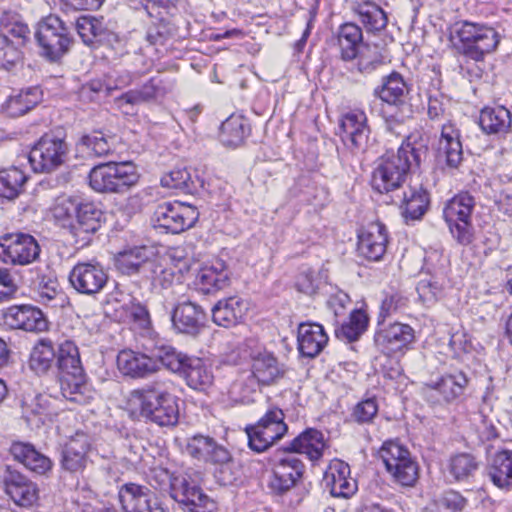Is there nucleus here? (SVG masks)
<instances>
[{
    "label": "nucleus",
    "instance_id": "f257e3e1",
    "mask_svg": "<svg viewBox=\"0 0 512 512\" xmlns=\"http://www.w3.org/2000/svg\"><path fill=\"white\" fill-rule=\"evenodd\" d=\"M127 405L132 414L144 417L159 426H174L179 419L177 399L168 382L155 381L132 390Z\"/></svg>",
    "mask_w": 512,
    "mask_h": 512
},
{
    "label": "nucleus",
    "instance_id": "f03ea898",
    "mask_svg": "<svg viewBox=\"0 0 512 512\" xmlns=\"http://www.w3.org/2000/svg\"><path fill=\"white\" fill-rule=\"evenodd\" d=\"M428 116L432 121H446L441 126L437 144V158L449 168H457L463 160L460 130L451 121V100L443 94L430 95Z\"/></svg>",
    "mask_w": 512,
    "mask_h": 512
},
{
    "label": "nucleus",
    "instance_id": "7ed1b4c3",
    "mask_svg": "<svg viewBox=\"0 0 512 512\" xmlns=\"http://www.w3.org/2000/svg\"><path fill=\"white\" fill-rule=\"evenodd\" d=\"M413 162L419 165L420 157L410 143L402 144L396 152H386L379 158L373 171L372 187L379 193L398 189L405 181Z\"/></svg>",
    "mask_w": 512,
    "mask_h": 512
},
{
    "label": "nucleus",
    "instance_id": "20e7f679",
    "mask_svg": "<svg viewBox=\"0 0 512 512\" xmlns=\"http://www.w3.org/2000/svg\"><path fill=\"white\" fill-rule=\"evenodd\" d=\"M139 179L132 162H108L93 167L89 183L93 190L101 193H123L134 186Z\"/></svg>",
    "mask_w": 512,
    "mask_h": 512
},
{
    "label": "nucleus",
    "instance_id": "39448f33",
    "mask_svg": "<svg viewBox=\"0 0 512 512\" xmlns=\"http://www.w3.org/2000/svg\"><path fill=\"white\" fill-rule=\"evenodd\" d=\"M30 36V30L21 16L15 12L0 15V67L10 69L21 59L20 47Z\"/></svg>",
    "mask_w": 512,
    "mask_h": 512
},
{
    "label": "nucleus",
    "instance_id": "423d86ee",
    "mask_svg": "<svg viewBox=\"0 0 512 512\" xmlns=\"http://www.w3.org/2000/svg\"><path fill=\"white\" fill-rule=\"evenodd\" d=\"M459 51L476 62L493 52L499 44V34L490 26L464 22L456 31Z\"/></svg>",
    "mask_w": 512,
    "mask_h": 512
},
{
    "label": "nucleus",
    "instance_id": "0eeeda50",
    "mask_svg": "<svg viewBox=\"0 0 512 512\" xmlns=\"http://www.w3.org/2000/svg\"><path fill=\"white\" fill-rule=\"evenodd\" d=\"M387 472L403 486H413L419 476V468L408 449L397 441H386L379 450Z\"/></svg>",
    "mask_w": 512,
    "mask_h": 512
},
{
    "label": "nucleus",
    "instance_id": "6e6552de",
    "mask_svg": "<svg viewBox=\"0 0 512 512\" xmlns=\"http://www.w3.org/2000/svg\"><path fill=\"white\" fill-rule=\"evenodd\" d=\"M170 481L171 497L185 506L190 512H213L216 510L215 501L206 495L195 480L188 474L169 475L161 471Z\"/></svg>",
    "mask_w": 512,
    "mask_h": 512
},
{
    "label": "nucleus",
    "instance_id": "1a4fd4ad",
    "mask_svg": "<svg viewBox=\"0 0 512 512\" xmlns=\"http://www.w3.org/2000/svg\"><path fill=\"white\" fill-rule=\"evenodd\" d=\"M198 218L199 212L195 206L174 201L159 204L153 213L152 222L155 228L178 234L193 227Z\"/></svg>",
    "mask_w": 512,
    "mask_h": 512
},
{
    "label": "nucleus",
    "instance_id": "9d476101",
    "mask_svg": "<svg viewBox=\"0 0 512 512\" xmlns=\"http://www.w3.org/2000/svg\"><path fill=\"white\" fill-rule=\"evenodd\" d=\"M474 207L473 198L467 194L453 197L444 207L443 216L450 232L461 245H469L473 241V231L470 222Z\"/></svg>",
    "mask_w": 512,
    "mask_h": 512
},
{
    "label": "nucleus",
    "instance_id": "9b49d317",
    "mask_svg": "<svg viewBox=\"0 0 512 512\" xmlns=\"http://www.w3.org/2000/svg\"><path fill=\"white\" fill-rule=\"evenodd\" d=\"M287 429L282 410L270 409L255 425L246 428L249 447L258 453L263 452L280 440Z\"/></svg>",
    "mask_w": 512,
    "mask_h": 512
},
{
    "label": "nucleus",
    "instance_id": "f8f14e48",
    "mask_svg": "<svg viewBox=\"0 0 512 512\" xmlns=\"http://www.w3.org/2000/svg\"><path fill=\"white\" fill-rule=\"evenodd\" d=\"M35 37L42 54L52 61L63 56L71 43L68 28L56 15H49L38 24Z\"/></svg>",
    "mask_w": 512,
    "mask_h": 512
},
{
    "label": "nucleus",
    "instance_id": "ddd939ff",
    "mask_svg": "<svg viewBox=\"0 0 512 512\" xmlns=\"http://www.w3.org/2000/svg\"><path fill=\"white\" fill-rule=\"evenodd\" d=\"M40 254L36 239L24 233H10L0 237V258L6 264L28 265Z\"/></svg>",
    "mask_w": 512,
    "mask_h": 512
},
{
    "label": "nucleus",
    "instance_id": "4468645a",
    "mask_svg": "<svg viewBox=\"0 0 512 512\" xmlns=\"http://www.w3.org/2000/svg\"><path fill=\"white\" fill-rule=\"evenodd\" d=\"M67 153L63 139L46 134L31 149L29 162L35 172H50L64 163Z\"/></svg>",
    "mask_w": 512,
    "mask_h": 512
},
{
    "label": "nucleus",
    "instance_id": "2eb2a0df",
    "mask_svg": "<svg viewBox=\"0 0 512 512\" xmlns=\"http://www.w3.org/2000/svg\"><path fill=\"white\" fill-rule=\"evenodd\" d=\"M304 465L291 451L282 452L273 458L272 476L269 487L272 491L282 494L295 486L302 477Z\"/></svg>",
    "mask_w": 512,
    "mask_h": 512
},
{
    "label": "nucleus",
    "instance_id": "dca6fc26",
    "mask_svg": "<svg viewBox=\"0 0 512 512\" xmlns=\"http://www.w3.org/2000/svg\"><path fill=\"white\" fill-rule=\"evenodd\" d=\"M119 501L125 512H170L155 492L135 483L120 488Z\"/></svg>",
    "mask_w": 512,
    "mask_h": 512
},
{
    "label": "nucleus",
    "instance_id": "f3484780",
    "mask_svg": "<svg viewBox=\"0 0 512 512\" xmlns=\"http://www.w3.org/2000/svg\"><path fill=\"white\" fill-rule=\"evenodd\" d=\"M108 273L95 261L78 262L70 271L69 282L80 294L93 296L108 283Z\"/></svg>",
    "mask_w": 512,
    "mask_h": 512
},
{
    "label": "nucleus",
    "instance_id": "a211bd4d",
    "mask_svg": "<svg viewBox=\"0 0 512 512\" xmlns=\"http://www.w3.org/2000/svg\"><path fill=\"white\" fill-rule=\"evenodd\" d=\"M340 129L344 144L353 152L365 151L368 146L370 129L363 111L353 110L341 119Z\"/></svg>",
    "mask_w": 512,
    "mask_h": 512
},
{
    "label": "nucleus",
    "instance_id": "6ab92c4d",
    "mask_svg": "<svg viewBox=\"0 0 512 512\" xmlns=\"http://www.w3.org/2000/svg\"><path fill=\"white\" fill-rule=\"evenodd\" d=\"M387 244L386 227L379 222H373L359 232L357 251L367 260L379 261L386 252Z\"/></svg>",
    "mask_w": 512,
    "mask_h": 512
},
{
    "label": "nucleus",
    "instance_id": "aec40b11",
    "mask_svg": "<svg viewBox=\"0 0 512 512\" xmlns=\"http://www.w3.org/2000/svg\"><path fill=\"white\" fill-rule=\"evenodd\" d=\"M3 483L6 494L20 507H31L39 498L36 483L16 470L8 468Z\"/></svg>",
    "mask_w": 512,
    "mask_h": 512
},
{
    "label": "nucleus",
    "instance_id": "412c9836",
    "mask_svg": "<svg viewBox=\"0 0 512 512\" xmlns=\"http://www.w3.org/2000/svg\"><path fill=\"white\" fill-rule=\"evenodd\" d=\"M5 323L13 329L27 332H43L48 323L42 311L31 305H14L3 314Z\"/></svg>",
    "mask_w": 512,
    "mask_h": 512
},
{
    "label": "nucleus",
    "instance_id": "4be33fe9",
    "mask_svg": "<svg viewBox=\"0 0 512 512\" xmlns=\"http://www.w3.org/2000/svg\"><path fill=\"white\" fill-rule=\"evenodd\" d=\"M285 374L284 365L269 352L259 353L253 358L249 391H254L260 384L269 385L282 378Z\"/></svg>",
    "mask_w": 512,
    "mask_h": 512
},
{
    "label": "nucleus",
    "instance_id": "5701e85b",
    "mask_svg": "<svg viewBox=\"0 0 512 512\" xmlns=\"http://www.w3.org/2000/svg\"><path fill=\"white\" fill-rule=\"evenodd\" d=\"M187 453L200 461L224 464L231 460L230 452L218 444L212 437L202 434L189 438L186 445Z\"/></svg>",
    "mask_w": 512,
    "mask_h": 512
},
{
    "label": "nucleus",
    "instance_id": "b1692460",
    "mask_svg": "<svg viewBox=\"0 0 512 512\" xmlns=\"http://www.w3.org/2000/svg\"><path fill=\"white\" fill-rule=\"evenodd\" d=\"M414 339V329L400 322L385 325L375 334V343L386 352H397L407 348Z\"/></svg>",
    "mask_w": 512,
    "mask_h": 512
},
{
    "label": "nucleus",
    "instance_id": "393cba45",
    "mask_svg": "<svg viewBox=\"0 0 512 512\" xmlns=\"http://www.w3.org/2000/svg\"><path fill=\"white\" fill-rule=\"evenodd\" d=\"M325 482L333 497L349 498L357 491L356 480L350 477L349 465L338 459L330 463Z\"/></svg>",
    "mask_w": 512,
    "mask_h": 512
},
{
    "label": "nucleus",
    "instance_id": "a878e982",
    "mask_svg": "<svg viewBox=\"0 0 512 512\" xmlns=\"http://www.w3.org/2000/svg\"><path fill=\"white\" fill-rule=\"evenodd\" d=\"M117 366L123 375L132 378H145L157 372V363L153 360V354L147 355L130 349L119 352Z\"/></svg>",
    "mask_w": 512,
    "mask_h": 512
},
{
    "label": "nucleus",
    "instance_id": "bb28decb",
    "mask_svg": "<svg viewBox=\"0 0 512 512\" xmlns=\"http://www.w3.org/2000/svg\"><path fill=\"white\" fill-rule=\"evenodd\" d=\"M101 217L102 211L95 204L81 202L70 231V234L75 238V242L87 243L90 235L100 228Z\"/></svg>",
    "mask_w": 512,
    "mask_h": 512
},
{
    "label": "nucleus",
    "instance_id": "cd10ccee",
    "mask_svg": "<svg viewBox=\"0 0 512 512\" xmlns=\"http://www.w3.org/2000/svg\"><path fill=\"white\" fill-rule=\"evenodd\" d=\"M90 449V439L83 432L71 436L62 452V467L71 472H82L86 467L87 454Z\"/></svg>",
    "mask_w": 512,
    "mask_h": 512
},
{
    "label": "nucleus",
    "instance_id": "c85d7f7f",
    "mask_svg": "<svg viewBox=\"0 0 512 512\" xmlns=\"http://www.w3.org/2000/svg\"><path fill=\"white\" fill-rule=\"evenodd\" d=\"M298 350L304 357L314 358L328 343V336L318 323H301L297 334Z\"/></svg>",
    "mask_w": 512,
    "mask_h": 512
},
{
    "label": "nucleus",
    "instance_id": "c756f323",
    "mask_svg": "<svg viewBox=\"0 0 512 512\" xmlns=\"http://www.w3.org/2000/svg\"><path fill=\"white\" fill-rule=\"evenodd\" d=\"M204 319L205 313L203 309L190 301L179 303L172 313L174 328L181 333L191 335L198 333Z\"/></svg>",
    "mask_w": 512,
    "mask_h": 512
},
{
    "label": "nucleus",
    "instance_id": "7c9ffc66",
    "mask_svg": "<svg viewBox=\"0 0 512 512\" xmlns=\"http://www.w3.org/2000/svg\"><path fill=\"white\" fill-rule=\"evenodd\" d=\"M10 453L16 461L37 474L43 475L52 467V461L30 443L14 442Z\"/></svg>",
    "mask_w": 512,
    "mask_h": 512
},
{
    "label": "nucleus",
    "instance_id": "2f4dec72",
    "mask_svg": "<svg viewBox=\"0 0 512 512\" xmlns=\"http://www.w3.org/2000/svg\"><path fill=\"white\" fill-rule=\"evenodd\" d=\"M248 311V304L239 297H230L220 300L212 309V318L215 324L223 327H232L238 324Z\"/></svg>",
    "mask_w": 512,
    "mask_h": 512
},
{
    "label": "nucleus",
    "instance_id": "473e14b6",
    "mask_svg": "<svg viewBox=\"0 0 512 512\" xmlns=\"http://www.w3.org/2000/svg\"><path fill=\"white\" fill-rule=\"evenodd\" d=\"M62 396L79 405H85L93 398V392L85 380L84 371L62 374L60 378Z\"/></svg>",
    "mask_w": 512,
    "mask_h": 512
},
{
    "label": "nucleus",
    "instance_id": "72a5a7b5",
    "mask_svg": "<svg viewBox=\"0 0 512 512\" xmlns=\"http://www.w3.org/2000/svg\"><path fill=\"white\" fill-rule=\"evenodd\" d=\"M327 447L323 433L313 428L302 432L290 444L291 452L305 454L312 461L320 459Z\"/></svg>",
    "mask_w": 512,
    "mask_h": 512
},
{
    "label": "nucleus",
    "instance_id": "f704fd0d",
    "mask_svg": "<svg viewBox=\"0 0 512 512\" xmlns=\"http://www.w3.org/2000/svg\"><path fill=\"white\" fill-rule=\"evenodd\" d=\"M42 100V91L34 86L11 95L2 105V110L11 117H20L36 107Z\"/></svg>",
    "mask_w": 512,
    "mask_h": 512
},
{
    "label": "nucleus",
    "instance_id": "c9c22d12",
    "mask_svg": "<svg viewBox=\"0 0 512 512\" xmlns=\"http://www.w3.org/2000/svg\"><path fill=\"white\" fill-rule=\"evenodd\" d=\"M228 280L224 264L217 262L215 265L202 267L196 275L194 284L199 291L209 294L225 288Z\"/></svg>",
    "mask_w": 512,
    "mask_h": 512
},
{
    "label": "nucleus",
    "instance_id": "e433bc0d",
    "mask_svg": "<svg viewBox=\"0 0 512 512\" xmlns=\"http://www.w3.org/2000/svg\"><path fill=\"white\" fill-rule=\"evenodd\" d=\"M479 123L488 134L507 133L512 124L511 112L502 105L485 107L481 110Z\"/></svg>",
    "mask_w": 512,
    "mask_h": 512
},
{
    "label": "nucleus",
    "instance_id": "4c0bfd02",
    "mask_svg": "<svg viewBox=\"0 0 512 512\" xmlns=\"http://www.w3.org/2000/svg\"><path fill=\"white\" fill-rule=\"evenodd\" d=\"M181 374L187 385L198 391H206L214 381L212 370L198 357H190Z\"/></svg>",
    "mask_w": 512,
    "mask_h": 512
},
{
    "label": "nucleus",
    "instance_id": "58836bf2",
    "mask_svg": "<svg viewBox=\"0 0 512 512\" xmlns=\"http://www.w3.org/2000/svg\"><path fill=\"white\" fill-rule=\"evenodd\" d=\"M468 383L466 375L462 371L445 374L438 381L429 385L436 391L444 402L450 403L460 397Z\"/></svg>",
    "mask_w": 512,
    "mask_h": 512
},
{
    "label": "nucleus",
    "instance_id": "ea45409f",
    "mask_svg": "<svg viewBox=\"0 0 512 512\" xmlns=\"http://www.w3.org/2000/svg\"><path fill=\"white\" fill-rule=\"evenodd\" d=\"M337 40L342 59L352 60L359 53V47L363 40L362 30L354 23H345L339 27Z\"/></svg>",
    "mask_w": 512,
    "mask_h": 512
},
{
    "label": "nucleus",
    "instance_id": "a19ab883",
    "mask_svg": "<svg viewBox=\"0 0 512 512\" xmlns=\"http://www.w3.org/2000/svg\"><path fill=\"white\" fill-rule=\"evenodd\" d=\"M488 475L495 486L501 489L512 488V452L502 451L495 455Z\"/></svg>",
    "mask_w": 512,
    "mask_h": 512
},
{
    "label": "nucleus",
    "instance_id": "79ce46f5",
    "mask_svg": "<svg viewBox=\"0 0 512 512\" xmlns=\"http://www.w3.org/2000/svg\"><path fill=\"white\" fill-rule=\"evenodd\" d=\"M248 133L247 120L242 115L232 114L221 125L220 140L225 146L237 147Z\"/></svg>",
    "mask_w": 512,
    "mask_h": 512
},
{
    "label": "nucleus",
    "instance_id": "37998d69",
    "mask_svg": "<svg viewBox=\"0 0 512 512\" xmlns=\"http://www.w3.org/2000/svg\"><path fill=\"white\" fill-rule=\"evenodd\" d=\"M27 180L26 173L18 167L0 169V197L15 199L23 191Z\"/></svg>",
    "mask_w": 512,
    "mask_h": 512
},
{
    "label": "nucleus",
    "instance_id": "c03bdc74",
    "mask_svg": "<svg viewBox=\"0 0 512 512\" xmlns=\"http://www.w3.org/2000/svg\"><path fill=\"white\" fill-rule=\"evenodd\" d=\"M353 11L359 16L360 21L369 31H380L387 25L388 18L383 9L370 1L356 3Z\"/></svg>",
    "mask_w": 512,
    "mask_h": 512
},
{
    "label": "nucleus",
    "instance_id": "a18cd8bd",
    "mask_svg": "<svg viewBox=\"0 0 512 512\" xmlns=\"http://www.w3.org/2000/svg\"><path fill=\"white\" fill-rule=\"evenodd\" d=\"M375 92L382 101L390 105H399L403 103L408 89L403 77L393 72L383 80L381 87Z\"/></svg>",
    "mask_w": 512,
    "mask_h": 512
},
{
    "label": "nucleus",
    "instance_id": "49530a36",
    "mask_svg": "<svg viewBox=\"0 0 512 512\" xmlns=\"http://www.w3.org/2000/svg\"><path fill=\"white\" fill-rule=\"evenodd\" d=\"M429 205V197L422 188L412 189L404 193L402 201L403 216L408 220H419L426 212Z\"/></svg>",
    "mask_w": 512,
    "mask_h": 512
},
{
    "label": "nucleus",
    "instance_id": "de8ad7c7",
    "mask_svg": "<svg viewBox=\"0 0 512 512\" xmlns=\"http://www.w3.org/2000/svg\"><path fill=\"white\" fill-rule=\"evenodd\" d=\"M80 204L81 202L78 199L71 196L62 195L57 197L51 209L53 218L60 226L70 232Z\"/></svg>",
    "mask_w": 512,
    "mask_h": 512
},
{
    "label": "nucleus",
    "instance_id": "09e8293b",
    "mask_svg": "<svg viewBox=\"0 0 512 512\" xmlns=\"http://www.w3.org/2000/svg\"><path fill=\"white\" fill-rule=\"evenodd\" d=\"M55 358L56 353L52 341L44 338L39 340L33 347L29 365L36 373H45L52 366Z\"/></svg>",
    "mask_w": 512,
    "mask_h": 512
},
{
    "label": "nucleus",
    "instance_id": "8fccbe9b",
    "mask_svg": "<svg viewBox=\"0 0 512 512\" xmlns=\"http://www.w3.org/2000/svg\"><path fill=\"white\" fill-rule=\"evenodd\" d=\"M77 149L88 157H102L112 151V145L103 133L94 131L80 138Z\"/></svg>",
    "mask_w": 512,
    "mask_h": 512
},
{
    "label": "nucleus",
    "instance_id": "3c124183",
    "mask_svg": "<svg viewBox=\"0 0 512 512\" xmlns=\"http://www.w3.org/2000/svg\"><path fill=\"white\" fill-rule=\"evenodd\" d=\"M56 358L58 368L62 374L83 371L78 347L70 340H65L59 345Z\"/></svg>",
    "mask_w": 512,
    "mask_h": 512
},
{
    "label": "nucleus",
    "instance_id": "603ef678",
    "mask_svg": "<svg viewBox=\"0 0 512 512\" xmlns=\"http://www.w3.org/2000/svg\"><path fill=\"white\" fill-rule=\"evenodd\" d=\"M150 255L151 250L144 246L123 251L116 258L117 268L125 274L136 273Z\"/></svg>",
    "mask_w": 512,
    "mask_h": 512
},
{
    "label": "nucleus",
    "instance_id": "864d4df0",
    "mask_svg": "<svg viewBox=\"0 0 512 512\" xmlns=\"http://www.w3.org/2000/svg\"><path fill=\"white\" fill-rule=\"evenodd\" d=\"M189 358L170 346L161 347L153 353V360L157 363V372L161 367H165L172 372L182 373Z\"/></svg>",
    "mask_w": 512,
    "mask_h": 512
},
{
    "label": "nucleus",
    "instance_id": "5fc2aeb1",
    "mask_svg": "<svg viewBox=\"0 0 512 512\" xmlns=\"http://www.w3.org/2000/svg\"><path fill=\"white\" fill-rule=\"evenodd\" d=\"M466 503V499L459 492L448 490L431 500L424 512H460Z\"/></svg>",
    "mask_w": 512,
    "mask_h": 512
},
{
    "label": "nucleus",
    "instance_id": "6e6d98bb",
    "mask_svg": "<svg viewBox=\"0 0 512 512\" xmlns=\"http://www.w3.org/2000/svg\"><path fill=\"white\" fill-rule=\"evenodd\" d=\"M479 463L470 453H458L450 457L448 461V471L452 477L457 480H465L473 476L478 470Z\"/></svg>",
    "mask_w": 512,
    "mask_h": 512
},
{
    "label": "nucleus",
    "instance_id": "4d7b16f0",
    "mask_svg": "<svg viewBox=\"0 0 512 512\" xmlns=\"http://www.w3.org/2000/svg\"><path fill=\"white\" fill-rule=\"evenodd\" d=\"M121 309L117 314L118 322L122 323H137L142 327L149 324V313L145 306L135 302L134 298L130 295L124 297Z\"/></svg>",
    "mask_w": 512,
    "mask_h": 512
},
{
    "label": "nucleus",
    "instance_id": "13d9d810",
    "mask_svg": "<svg viewBox=\"0 0 512 512\" xmlns=\"http://www.w3.org/2000/svg\"><path fill=\"white\" fill-rule=\"evenodd\" d=\"M368 326V317L361 310H354L347 322L336 330V335L339 339L347 340L348 342L356 341L366 330Z\"/></svg>",
    "mask_w": 512,
    "mask_h": 512
},
{
    "label": "nucleus",
    "instance_id": "bf43d9fd",
    "mask_svg": "<svg viewBox=\"0 0 512 512\" xmlns=\"http://www.w3.org/2000/svg\"><path fill=\"white\" fill-rule=\"evenodd\" d=\"M170 267H172L177 274L183 275L188 272L193 263V257L187 248L178 246L170 248L163 256L160 257Z\"/></svg>",
    "mask_w": 512,
    "mask_h": 512
},
{
    "label": "nucleus",
    "instance_id": "052dcab7",
    "mask_svg": "<svg viewBox=\"0 0 512 512\" xmlns=\"http://www.w3.org/2000/svg\"><path fill=\"white\" fill-rule=\"evenodd\" d=\"M150 265V278L154 287L165 289L172 285L177 275L176 271L172 267H170L160 257Z\"/></svg>",
    "mask_w": 512,
    "mask_h": 512
},
{
    "label": "nucleus",
    "instance_id": "680f3d73",
    "mask_svg": "<svg viewBox=\"0 0 512 512\" xmlns=\"http://www.w3.org/2000/svg\"><path fill=\"white\" fill-rule=\"evenodd\" d=\"M161 185L169 189L186 191L191 188V176L186 169H173L161 178Z\"/></svg>",
    "mask_w": 512,
    "mask_h": 512
},
{
    "label": "nucleus",
    "instance_id": "e2e57ef3",
    "mask_svg": "<svg viewBox=\"0 0 512 512\" xmlns=\"http://www.w3.org/2000/svg\"><path fill=\"white\" fill-rule=\"evenodd\" d=\"M378 413V404L375 398H368L359 402L353 409L352 418L359 424L370 423Z\"/></svg>",
    "mask_w": 512,
    "mask_h": 512
},
{
    "label": "nucleus",
    "instance_id": "0e129e2a",
    "mask_svg": "<svg viewBox=\"0 0 512 512\" xmlns=\"http://www.w3.org/2000/svg\"><path fill=\"white\" fill-rule=\"evenodd\" d=\"M139 90L144 100L150 102L164 98L170 92L171 87L163 80L153 78L146 82Z\"/></svg>",
    "mask_w": 512,
    "mask_h": 512
},
{
    "label": "nucleus",
    "instance_id": "69168bd1",
    "mask_svg": "<svg viewBox=\"0 0 512 512\" xmlns=\"http://www.w3.org/2000/svg\"><path fill=\"white\" fill-rule=\"evenodd\" d=\"M359 70L362 72H369L378 65L382 64L385 57L380 53L378 47L367 46L357 55Z\"/></svg>",
    "mask_w": 512,
    "mask_h": 512
},
{
    "label": "nucleus",
    "instance_id": "338daca9",
    "mask_svg": "<svg viewBox=\"0 0 512 512\" xmlns=\"http://www.w3.org/2000/svg\"><path fill=\"white\" fill-rule=\"evenodd\" d=\"M76 29L85 44H91L93 39L100 33V24L92 18L81 17L76 22Z\"/></svg>",
    "mask_w": 512,
    "mask_h": 512
},
{
    "label": "nucleus",
    "instance_id": "774afa93",
    "mask_svg": "<svg viewBox=\"0 0 512 512\" xmlns=\"http://www.w3.org/2000/svg\"><path fill=\"white\" fill-rule=\"evenodd\" d=\"M174 34V29L165 22L150 27L147 33V41L151 45H164Z\"/></svg>",
    "mask_w": 512,
    "mask_h": 512
}]
</instances>
